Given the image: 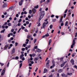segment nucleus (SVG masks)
I'll list each match as a JSON object with an SVG mask.
<instances>
[{
    "instance_id": "1",
    "label": "nucleus",
    "mask_w": 77,
    "mask_h": 77,
    "mask_svg": "<svg viewBox=\"0 0 77 77\" xmlns=\"http://www.w3.org/2000/svg\"><path fill=\"white\" fill-rule=\"evenodd\" d=\"M45 15L44 11H41L40 13V18L38 20V21H40L41 19L43 18L44 16Z\"/></svg>"
},
{
    "instance_id": "2",
    "label": "nucleus",
    "mask_w": 77,
    "mask_h": 77,
    "mask_svg": "<svg viewBox=\"0 0 77 77\" xmlns=\"http://www.w3.org/2000/svg\"><path fill=\"white\" fill-rule=\"evenodd\" d=\"M75 39H77L76 38H74V39L73 40L72 45H71V48H73L74 45H75Z\"/></svg>"
},
{
    "instance_id": "3",
    "label": "nucleus",
    "mask_w": 77,
    "mask_h": 77,
    "mask_svg": "<svg viewBox=\"0 0 77 77\" xmlns=\"http://www.w3.org/2000/svg\"><path fill=\"white\" fill-rule=\"evenodd\" d=\"M48 21H47L46 23L44 22V23H43V28H44H44L45 27V26H46V25H47V24H48Z\"/></svg>"
},
{
    "instance_id": "4",
    "label": "nucleus",
    "mask_w": 77,
    "mask_h": 77,
    "mask_svg": "<svg viewBox=\"0 0 77 77\" xmlns=\"http://www.w3.org/2000/svg\"><path fill=\"white\" fill-rule=\"evenodd\" d=\"M37 56H38V57H37L36 58H35L34 59V61H37V60H38L39 58V56H41V55H40V54H39L38 55H37Z\"/></svg>"
},
{
    "instance_id": "5",
    "label": "nucleus",
    "mask_w": 77,
    "mask_h": 77,
    "mask_svg": "<svg viewBox=\"0 0 77 77\" xmlns=\"http://www.w3.org/2000/svg\"><path fill=\"white\" fill-rule=\"evenodd\" d=\"M5 70L4 69H3L1 72V75L2 76V75H3L5 74Z\"/></svg>"
},
{
    "instance_id": "6",
    "label": "nucleus",
    "mask_w": 77,
    "mask_h": 77,
    "mask_svg": "<svg viewBox=\"0 0 77 77\" xmlns=\"http://www.w3.org/2000/svg\"><path fill=\"white\" fill-rule=\"evenodd\" d=\"M54 61H53L52 62V63H53L54 64H53L52 66H51L50 67V68L51 69H52V68H54V66H55V65H54Z\"/></svg>"
},
{
    "instance_id": "7",
    "label": "nucleus",
    "mask_w": 77,
    "mask_h": 77,
    "mask_svg": "<svg viewBox=\"0 0 77 77\" xmlns=\"http://www.w3.org/2000/svg\"><path fill=\"white\" fill-rule=\"evenodd\" d=\"M32 11L34 14H35V12H36V9H35V8H33L32 9Z\"/></svg>"
},
{
    "instance_id": "8",
    "label": "nucleus",
    "mask_w": 77,
    "mask_h": 77,
    "mask_svg": "<svg viewBox=\"0 0 77 77\" xmlns=\"http://www.w3.org/2000/svg\"><path fill=\"white\" fill-rule=\"evenodd\" d=\"M61 75L63 77H67V75H65L64 73L62 74Z\"/></svg>"
},
{
    "instance_id": "9",
    "label": "nucleus",
    "mask_w": 77,
    "mask_h": 77,
    "mask_svg": "<svg viewBox=\"0 0 77 77\" xmlns=\"http://www.w3.org/2000/svg\"><path fill=\"white\" fill-rule=\"evenodd\" d=\"M70 62L72 63V65H74V60L72 59L70 60Z\"/></svg>"
},
{
    "instance_id": "10",
    "label": "nucleus",
    "mask_w": 77,
    "mask_h": 77,
    "mask_svg": "<svg viewBox=\"0 0 77 77\" xmlns=\"http://www.w3.org/2000/svg\"><path fill=\"white\" fill-rule=\"evenodd\" d=\"M15 48H13L11 51V54H13L15 52Z\"/></svg>"
},
{
    "instance_id": "11",
    "label": "nucleus",
    "mask_w": 77,
    "mask_h": 77,
    "mask_svg": "<svg viewBox=\"0 0 77 77\" xmlns=\"http://www.w3.org/2000/svg\"><path fill=\"white\" fill-rule=\"evenodd\" d=\"M22 3H23V0L20 1L19 3V6H21V5H22Z\"/></svg>"
},
{
    "instance_id": "12",
    "label": "nucleus",
    "mask_w": 77,
    "mask_h": 77,
    "mask_svg": "<svg viewBox=\"0 0 77 77\" xmlns=\"http://www.w3.org/2000/svg\"><path fill=\"white\" fill-rule=\"evenodd\" d=\"M47 72H48V70L46 69H44V73H46Z\"/></svg>"
},
{
    "instance_id": "13",
    "label": "nucleus",
    "mask_w": 77,
    "mask_h": 77,
    "mask_svg": "<svg viewBox=\"0 0 77 77\" xmlns=\"http://www.w3.org/2000/svg\"><path fill=\"white\" fill-rule=\"evenodd\" d=\"M23 56H24V54H22L20 56V59H22V58H23Z\"/></svg>"
},
{
    "instance_id": "14",
    "label": "nucleus",
    "mask_w": 77,
    "mask_h": 77,
    "mask_svg": "<svg viewBox=\"0 0 77 77\" xmlns=\"http://www.w3.org/2000/svg\"><path fill=\"white\" fill-rule=\"evenodd\" d=\"M68 21H66L65 23V26H67V27H68Z\"/></svg>"
},
{
    "instance_id": "15",
    "label": "nucleus",
    "mask_w": 77,
    "mask_h": 77,
    "mask_svg": "<svg viewBox=\"0 0 77 77\" xmlns=\"http://www.w3.org/2000/svg\"><path fill=\"white\" fill-rule=\"evenodd\" d=\"M67 74L69 75H72V73H67Z\"/></svg>"
},
{
    "instance_id": "16",
    "label": "nucleus",
    "mask_w": 77,
    "mask_h": 77,
    "mask_svg": "<svg viewBox=\"0 0 77 77\" xmlns=\"http://www.w3.org/2000/svg\"><path fill=\"white\" fill-rule=\"evenodd\" d=\"M51 42H52L51 39L49 40V43H48L49 45H50V43H51Z\"/></svg>"
},
{
    "instance_id": "17",
    "label": "nucleus",
    "mask_w": 77,
    "mask_h": 77,
    "mask_svg": "<svg viewBox=\"0 0 77 77\" xmlns=\"http://www.w3.org/2000/svg\"><path fill=\"white\" fill-rule=\"evenodd\" d=\"M31 37H32V35H29L27 36V38L28 39L29 38H31Z\"/></svg>"
},
{
    "instance_id": "18",
    "label": "nucleus",
    "mask_w": 77,
    "mask_h": 77,
    "mask_svg": "<svg viewBox=\"0 0 77 77\" xmlns=\"http://www.w3.org/2000/svg\"><path fill=\"white\" fill-rule=\"evenodd\" d=\"M58 71V72H59V73L62 72L63 71V70L62 69H60Z\"/></svg>"
},
{
    "instance_id": "19",
    "label": "nucleus",
    "mask_w": 77,
    "mask_h": 77,
    "mask_svg": "<svg viewBox=\"0 0 77 77\" xmlns=\"http://www.w3.org/2000/svg\"><path fill=\"white\" fill-rule=\"evenodd\" d=\"M36 51H37V52H41V50L39 49H37L36 50Z\"/></svg>"
},
{
    "instance_id": "20",
    "label": "nucleus",
    "mask_w": 77,
    "mask_h": 77,
    "mask_svg": "<svg viewBox=\"0 0 77 77\" xmlns=\"http://www.w3.org/2000/svg\"><path fill=\"white\" fill-rule=\"evenodd\" d=\"M6 6H7V5H6V4H4L3 6H2L3 8H6Z\"/></svg>"
},
{
    "instance_id": "21",
    "label": "nucleus",
    "mask_w": 77,
    "mask_h": 77,
    "mask_svg": "<svg viewBox=\"0 0 77 77\" xmlns=\"http://www.w3.org/2000/svg\"><path fill=\"white\" fill-rule=\"evenodd\" d=\"M5 29H4L1 32V33H4V32H5Z\"/></svg>"
},
{
    "instance_id": "22",
    "label": "nucleus",
    "mask_w": 77,
    "mask_h": 77,
    "mask_svg": "<svg viewBox=\"0 0 77 77\" xmlns=\"http://www.w3.org/2000/svg\"><path fill=\"white\" fill-rule=\"evenodd\" d=\"M49 35L48 34V33H47L45 35V37H48V36H49Z\"/></svg>"
},
{
    "instance_id": "23",
    "label": "nucleus",
    "mask_w": 77,
    "mask_h": 77,
    "mask_svg": "<svg viewBox=\"0 0 77 77\" xmlns=\"http://www.w3.org/2000/svg\"><path fill=\"white\" fill-rule=\"evenodd\" d=\"M21 29H25V27L23 26L22 25L21 26Z\"/></svg>"
},
{
    "instance_id": "24",
    "label": "nucleus",
    "mask_w": 77,
    "mask_h": 77,
    "mask_svg": "<svg viewBox=\"0 0 77 77\" xmlns=\"http://www.w3.org/2000/svg\"><path fill=\"white\" fill-rule=\"evenodd\" d=\"M18 59H19V57L18 56H17L15 58V60H17Z\"/></svg>"
},
{
    "instance_id": "25",
    "label": "nucleus",
    "mask_w": 77,
    "mask_h": 77,
    "mask_svg": "<svg viewBox=\"0 0 77 77\" xmlns=\"http://www.w3.org/2000/svg\"><path fill=\"white\" fill-rule=\"evenodd\" d=\"M36 39H35L34 40V44H35V43H36Z\"/></svg>"
},
{
    "instance_id": "26",
    "label": "nucleus",
    "mask_w": 77,
    "mask_h": 77,
    "mask_svg": "<svg viewBox=\"0 0 77 77\" xmlns=\"http://www.w3.org/2000/svg\"><path fill=\"white\" fill-rule=\"evenodd\" d=\"M50 28L51 29L52 28H53V25H51L50 26Z\"/></svg>"
},
{
    "instance_id": "27",
    "label": "nucleus",
    "mask_w": 77,
    "mask_h": 77,
    "mask_svg": "<svg viewBox=\"0 0 77 77\" xmlns=\"http://www.w3.org/2000/svg\"><path fill=\"white\" fill-rule=\"evenodd\" d=\"M8 46H9V45H5V47L6 48H8Z\"/></svg>"
},
{
    "instance_id": "28",
    "label": "nucleus",
    "mask_w": 77,
    "mask_h": 77,
    "mask_svg": "<svg viewBox=\"0 0 77 77\" xmlns=\"http://www.w3.org/2000/svg\"><path fill=\"white\" fill-rule=\"evenodd\" d=\"M0 65H1L2 66H3V65H4V64L3 63H0Z\"/></svg>"
},
{
    "instance_id": "29",
    "label": "nucleus",
    "mask_w": 77,
    "mask_h": 77,
    "mask_svg": "<svg viewBox=\"0 0 77 77\" xmlns=\"http://www.w3.org/2000/svg\"><path fill=\"white\" fill-rule=\"evenodd\" d=\"M32 57H34L35 56H36V54H32Z\"/></svg>"
},
{
    "instance_id": "30",
    "label": "nucleus",
    "mask_w": 77,
    "mask_h": 77,
    "mask_svg": "<svg viewBox=\"0 0 77 77\" xmlns=\"http://www.w3.org/2000/svg\"><path fill=\"white\" fill-rule=\"evenodd\" d=\"M38 5H37L36 6H35V7H34V8H36V9H38Z\"/></svg>"
},
{
    "instance_id": "31",
    "label": "nucleus",
    "mask_w": 77,
    "mask_h": 77,
    "mask_svg": "<svg viewBox=\"0 0 77 77\" xmlns=\"http://www.w3.org/2000/svg\"><path fill=\"white\" fill-rule=\"evenodd\" d=\"M62 18H61L60 19V20L59 23H61V22H62Z\"/></svg>"
},
{
    "instance_id": "32",
    "label": "nucleus",
    "mask_w": 77,
    "mask_h": 77,
    "mask_svg": "<svg viewBox=\"0 0 77 77\" xmlns=\"http://www.w3.org/2000/svg\"><path fill=\"white\" fill-rule=\"evenodd\" d=\"M65 64H64V63H63V64H62L61 65V67H63V66H64V65Z\"/></svg>"
},
{
    "instance_id": "33",
    "label": "nucleus",
    "mask_w": 77,
    "mask_h": 77,
    "mask_svg": "<svg viewBox=\"0 0 77 77\" xmlns=\"http://www.w3.org/2000/svg\"><path fill=\"white\" fill-rule=\"evenodd\" d=\"M8 26H11V23H8Z\"/></svg>"
},
{
    "instance_id": "34",
    "label": "nucleus",
    "mask_w": 77,
    "mask_h": 77,
    "mask_svg": "<svg viewBox=\"0 0 77 77\" xmlns=\"http://www.w3.org/2000/svg\"><path fill=\"white\" fill-rule=\"evenodd\" d=\"M22 65H23V64H22V63H20V68L22 66Z\"/></svg>"
},
{
    "instance_id": "35",
    "label": "nucleus",
    "mask_w": 77,
    "mask_h": 77,
    "mask_svg": "<svg viewBox=\"0 0 77 77\" xmlns=\"http://www.w3.org/2000/svg\"><path fill=\"white\" fill-rule=\"evenodd\" d=\"M56 21V19H54L52 20V21L53 22H55Z\"/></svg>"
},
{
    "instance_id": "36",
    "label": "nucleus",
    "mask_w": 77,
    "mask_h": 77,
    "mask_svg": "<svg viewBox=\"0 0 77 77\" xmlns=\"http://www.w3.org/2000/svg\"><path fill=\"white\" fill-rule=\"evenodd\" d=\"M49 63H50V60H48L47 61V63H46V64H49Z\"/></svg>"
},
{
    "instance_id": "37",
    "label": "nucleus",
    "mask_w": 77,
    "mask_h": 77,
    "mask_svg": "<svg viewBox=\"0 0 77 77\" xmlns=\"http://www.w3.org/2000/svg\"><path fill=\"white\" fill-rule=\"evenodd\" d=\"M25 60V58H24V57H23L22 58V60H23H23Z\"/></svg>"
},
{
    "instance_id": "38",
    "label": "nucleus",
    "mask_w": 77,
    "mask_h": 77,
    "mask_svg": "<svg viewBox=\"0 0 77 77\" xmlns=\"http://www.w3.org/2000/svg\"><path fill=\"white\" fill-rule=\"evenodd\" d=\"M32 24V23H30L29 24V26H28L30 28V26H31V25Z\"/></svg>"
},
{
    "instance_id": "39",
    "label": "nucleus",
    "mask_w": 77,
    "mask_h": 77,
    "mask_svg": "<svg viewBox=\"0 0 77 77\" xmlns=\"http://www.w3.org/2000/svg\"><path fill=\"white\" fill-rule=\"evenodd\" d=\"M32 11L31 10H30L29 11V13L31 14H32Z\"/></svg>"
},
{
    "instance_id": "40",
    "label": "nucleus",
    "mask_w": 77,
    "mask_h": 77,
    "mask_svg": "<svg viewBox=\"0 0 77 77\" xmlns=\"http://www.w3.org/2000/svg\"><path fill=\"white\" fill-rule=\"evenodd\" d=\"M66 14H64V16H63V18H65V17H66Z\"/></svg>"
},
{
    "instance_id": "41",
    "label": "nucleus",
    "mask_w": 77,
    "mask_h": 77,
    "mask_svg": "<svg viewBox=\"0 0 77 77\" xmlns=\"http://www.w3.org/2000/svg\"><path fill=\"white\" fill-rule=\"evenodd\" d=\"M4 15H6L7 14V12H4Z\"/></svg>"
},
{
    "instance_id": "42",
    "label": "nucleus",
    "mask_w": 77,
    "mask_h": 77,
    "mask_svg": "<svg viewBox=\"0 0 77 77\" xmlns=\"http://www.w3.org/2000/svg\"><path fill=\"white\" fill-rule=\"evenodd\" d=\"M61 34L62 35H65V33H64L63 32H61Z\"/></svg>"
},
{
    "instance_id": "43",
    "label": "nucleus",
    "mask_w": 77,
    "mask_h": 77,
    "mask_svg": "<svg viewBox=\"0 0 77 77\" xmlns=\"http://www.w3.org/2000/svg\"><path fill=\"white\" fill-rule=\"evenodd\" d=\"M26 24H29V22L28 21H26Z\"/></svg>"
},
{
    "instance_id": "44",
    "label": "nucleus",
    "mask_w": 77,
    "mask_h": 77,
    "mask_svg": "<svg viewBox=\"0 0 77 77\" xmlns=\"http://www.w3.org/2000/svg\"><path fill=\"white\" fill-rule=\"evenodd\" d=\"M21 21H22V20L21 19H20L18 21V23H20Z\"/></svg>"
},
{
    "instance_id": "45",
    "label": "nucleus",
    "mask_w": 77,
    "mask_h": 77,
    "mask_svg": "<svg viewBox=\"0 0 77 77\" xmlns=\"http://www.w3.org/2000/svg\"><path fill=\"white\" fill-rule=\"evenodd\" d=\"M16 17H19V15H18V14H17L16 15Z\"/></svg>"
},
{
    "instance_id": "46",
    "label": "nucleus",
    "mask_w": 77,
    "mask_h": 77,
    "mask_svg": "<svg viewBox=\"0 0 77 77\" xmlns=\"http://www.w3.org/2000/svg\"><path fill=\"white\" fill-rule=\"evenodd\" d=\"M67 11H68V9H66L65 10V11L64 13H66V12H67Z\"/></svg>"
},
{
    "instance_id": "47",
    "label": "nucleus",
    "mask_w": 77,
    "mask_h": 77,
    "mask_svg": "<svg viewBox=\"0 0 77 77\" xmlns=\"http://www.w3.org/2000/svg\"><path fill=\"white\" fill-rule=\"evenodd\" d=\"M33 36L34 37L36 36V33H34L33 35Z\"/></svg>"
},
{
    "instance_id": "48",
    "label": "nucleus",
    "mask_w": 77,
    "mask_h": 77,
    "mask_svg": "<svg viewBox=\"0 0 77 77\" xmlns=\"http://www.w3.org/2000/svg\"><path fill=\"white\" fill-rule=\"evenodd\" d=\"M31 64H33L34 63V62L33 61H31Z\"/></svg>"
},
{
    "instance_id": "49",
    "label": "nucleus",
    "mask_w": 77,
    "mask_h": 77,
    "mask_svg": "<svg viewBox=\"0 0 77 77\" xmlns=\"http://www.w3.org/2000/svg\"><path fill=\"white\" fill-rule=\"evenodd\" d=\"M61 26H63V23H61Z\"/></svg>"
},
{
    "instance_id": "50",
    "label": "nucleus",
    "mask_w": 77,
    "mask_h": 77,
    "mask_svg": "<svg viewBox=\"0 0 77 77\" xmlns=\"http://www.w3.org/2000/svg\"><path fill=\"white\" fill-rule=\"evenodd\" d=\"M17 45H18V43L16 42L15 44V46H17Z\"/></svg>"
},
{
    "instance_id": "51",
    "label": "nucleus",
    "mask_w": 77,
    "mask_h": 77,
    "mask_svg": "<svg viewBox=\"0 0 77 77\" xmlns=\"http://www.w3.org/2000/svg\"><path fill=\"white\" fill-rule=\"evenodd\" d=\"M37 47H38V46H35L34 48L35 49H37Z\"/></svg>"
},
{
    "instance_id": "52",
    "label": "nucleus",
    "mask_w": 77,
    "mask_h": 77,
    "mask_svg": "<svg viewBox=\"0 0 77 77\" xmlns=\"http://www.w3.org/2000/svg\"><path fill=\"white\" fill-rule=\"evenodd\" d=\"M74 68H76V69H77V66L76 65H75L74 66Z\"/></svg>"
},
{
    "instance_id": "53",
    "label": "nucleus",
    "mask_w": 77,
    "mask_h": 77,
    "mask_svg": "<svg viewBox=\"0 0 77 77\" xmlns=\"http://www.w3.org/2000/svg\"><path fill=\"white\" fill-rule=\"evenodd\" d=\"M30 59H28V63H29V62H30Z\"/></svg>"
},
{
    "instance_id": "54",
    "label": "nucleus",
    "mask_w": 77,
    "mask_h": 77,
    "mask_svg": "<svg viewBox=\"0 0 77 77\" xmlns=\"http://www.w3.org/2000/svg\"><path fill=\"white\" fill-rule=\"evenodd\" d=\"M71 12H69L68 13L69 16V15H71Z\"/></svg>"
},
{
    "instance_id": "55",
    "label": "nucleus",
    "mask_w": 77,
    "mask_h": 77,
    "mask_svg": "<svg viewBox=\"0 0 77 77\" xmlns=\"http://www.w3.org/2000/svg\"><path fill=\"white\" fill-rule=\"evenodd\" d=\"M17 26H21V23H18V24H17Z\"/></svg>"
},
{
    "instance_id": "56",
    "label": "nucleus",
    "mask_w": 77,
    "mask_h": 77,
    "mask_svg": "<svg viewBox=\"0 0 77 77\" xmlns=\"http://www.w3.org/2000/svg\"><path fill=\"white\" fill-rule=\"evenodd\" d=\"M14 29H12L11 30V32H14Z\"/></svg>"
},
{
    "instance_id": "57",
    "label": "nucleus",
    "mask_w": 77,
    "mask_h": 77,
    "mask_svg": "<svg viewBox=\"0 0 77 77\" xmlns=\"http://www.w3.org/2000/svg\"><path fill=\"white\" fill-rule=\"evenodd\" d=\"M75 56V54H73L72 55V57H74V56Z\"/></svg>"
},
{
    "instance_id": "58",
    "label": "nucleus",
    "mask_w": 77,
    "mask_h": 77,
    "mask_svg": "<svg viewBox=\"0 0 77 77\" xmlns=\"http://www.w3.org/2000/svg\"><path fill=\"white\" fill-rule=\"evenodd\" d=\"M22 51H25V48H22Z\"/></svg>"
},
{
    "instance_id": "59",
    "label": "nucleus",
    "mask_w": 77,
    "mask_h": 77,
    "mask_svg": "<svg viewBox=\"0 0 77 77\" xmlns=\"http://www.w3.org/2000/svg\"><path fill=\"white\" fill-rule=\"evenodd\" d=\"M26 45L25 44H24L23 45V47H25Z\"/></svg>"
},
{
    "instance_id": "60",
    "label": "nucleus",
    "mask_w": 77,
    "mask_h": 77,
    "mask_svg": "<svg viewBox=\"0 0 77 77\" xmlns=\"http://www.w3.org/2000/svg\"><path fill=\"white\" fill-rule=\"evenodd\" d=\"M24 55H25V56L26 57V56H27V53H25Z\"/></svg>"
},
{
    "instance_id": "61",
    "label": "nucleus",
    "mask_w": 77,
    "mask_h": 77,
    "mask_svg": "<svg viewBox=\"0 0 77 77\" xmlns=\"http://www.w3.org/2000/svg\"><path fill=\"white\" fill-rule=\"evenodd\" d=\"M8 37H10V36H11V35L10 34H9L8 35Z\"/></svg>"
},
{
    "instance_id": "62",
    "label": "nucleus",
    "mask_w": 77,
    "mask_h": 77,
    "mask_svg": "<svg viewBox=\"0 0 77 77\" xmlns=\"http://www.w3.org/2000/svg\"><path fill=\"white\" fill-rule=\"evenodd\" d=\"M75 4H76V2H74L73 3V5H75Z\"/></svg>"
},
{
    "instance_id": "63",
    "label": "nucleus",
    "mask_w": 77,
    "mask_h": 77,
    "mask_svg": "<svg viewBox=\"0 0 77 77\" xmlns=\"http://www.w3.org/2000/svg\"><path fill=\"white\" fill-rule=\"evenodd\" d=\"M75 37H77V32H76L75 33Z\"/></svg>"
},
{
    "instance_id": "64",
    "label": "nucleus",
    "mask_w": 77,
    "mask_h": 77,
    "mask_svg": "<svg viewBox=\"0 0 77 77\" xmlns=\"http://www.w3.org/2000/svg\"><path fill=\"white\" fill-rule=\"evenodd\" d=\"M5 29H8V26H6L5 27Z\"/></svg>"
}]
</instances>
